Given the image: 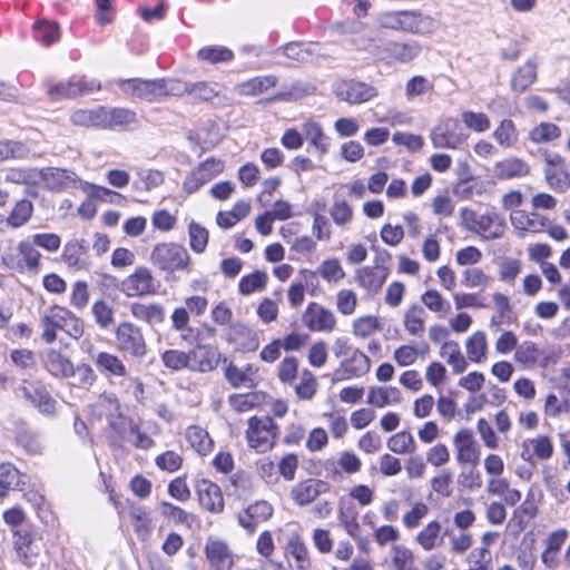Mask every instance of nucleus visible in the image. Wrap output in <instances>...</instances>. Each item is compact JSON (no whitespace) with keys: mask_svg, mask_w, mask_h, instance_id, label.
<instances>
[{"mask_svg":"<svg viewBox=\"0 0 570 570\" xmlns=\"http://www.w3.org/2000/svg\"><path fill=\"white\" fill-rule=\"evenodd\" d=\"M39 180H42L45 188L52 193H63L79 187L89 197L102 202L116 203V199L121 197L120 194L106 187L82 181L79 176L70 169L58 167L40 168Z\"/></svg>","mask_w":570,"mask_h":570,"instance_id":"obj_1","label":"nucleus"},{"mask_svg":"<svg viewBox=\"0 0 570 570\" xmlns=\"http://www.w3.org/2000/svg\"><path fill=\"white\" fill-rule=\"evenodd\" d=\"M106 401L110 404L115 412L107 414V423L114 435L110 436L109 443L112 448L118 449L127 442L136 449L148 450L154 445V440L146 433L140 431L139 424L130 416L125 415L120 411V404L116 397L108 396Z\"/></svg>","mask_w":570,"mask_h":570,"instance_id":"obj_2","label":"nucleus"},{"mask_svg":"<svg viewBox=\"0 0 570 570\" xmlns=\"http://www.w3.org/2000/svg\"><path fill=\"white\" fill-rule=\"evenodd\" d=\"M150 262L166 274V281L177 279V273L189 275L193 272L191 257L186 247L178 243L157 244L150 253Z\"/></svg>","mask_w":570,"mask_h":570,"instance_id":"obj_3","label":"nucleus"},{"mask_svg":"<svg viewBox=\"0 0 570 570\" xmlns=\"http://www.w3.org/2000/svg\"><path fill=\"white\" fill-rule=\"evenodd\" d=\"M462 217L471 232L487 240L500 238L505 229L504 219L493 210L478 215L474 210L464 208Z\"/></svg>","mask_w":570,"mask_h":570,"instance_id":"obj_4","label":"nucleus"},{"mask_svg":"<svg viewBox=\"0 0 570 570\" xmlns=\"http://www.w3.org/2000/svg\"><path fill=\"white\" fill-rule=\"evenodd\" d=\"M469 134L456 118H446L431 131L430 138L435 148L458 149L466 141Z\"/></svg>","mask_w":570,"mask_h":570,"instance_id":"obj_5","label":"nucleus"},{"mask_svg":"<svg viewBox=\"0 0 570 570\" xmlns=\"http://www.w3.org/2000/svg\"><path fill=\"white\" fill-rule=\"evenodd\" d=\"M277 425L269 416H253L248 420L246 438L248 445L257 452H266L273 448L276 439Z\"/></svg>","mask_w":570,"mask_h":570,"instance_id":"obj_6","label":"nucleus"},{"mask_svg":"<svg viewBox=\"0 0 570 570\" xmlns=\"http://www.w3.org/2000/svg\"><path fill=\"white\" fill-rule=\"evenodd\" d=\"M422 51L419 41L409 39L406 41H387L375 48L374 55L387 63H407Z\"/></svg>","mask_w":570,"mask_h":570,"instance_id":"obj_7","label":"nucleus"},{"mask_svg":"<svg viewBox=\"0 0 570 570\" xmlns=\"http://www.w3.org/2000/svg\"><path fill=\"white\" fill-rule=\"evenodd\" d=\"M333 92L337 99L350 105L367 102L379 95L374 86L354 79H342L334 82Z\"/></svg>","mask_w":570,"mask_h":570,"instance_id":"obj_8","label":"nucleus"},{"mask_svg":"<svg viewBox=\"0 0 570 570\" xmlns=\"http://www.w3.org/2000/svg\"><path fill=\"white\" fill-rule=\"evenodd\" d=\"M100 87V82L96 79L72 76L68 80L49 82L48 95L52 99L75 98L97 91Z\"/></svg>","mask_w":570,"mask_h":570,"instance_id":"obj_9","label":"nucleus"},{"mask_svg":"<svg viewBox=\"0 0 570 570\" xmlns=\"http://www.w3.org/2000/svg\"><path fill=\"white\" fill-rule=\"evenodd\" d=\"M224 161L216 158H208L195 167L183 181V190L191 195L199 190L204 185L223 173Z\"/></svg>","mask_w":570,"mask_h":570,"instance_id":"obj_10","label":"nucleus"},{"mask_svg":"<svg viewBox=\"0 0 570 570\" xmlns=\"http://www.w3.org/2000/svg\"><path fill=\"white\" fill-rule=\"evenodd\" d=\"M116 341L121 352L132 357L141 358L146 355L147 346L140 328L132 323H120L116 330Z\"/></svg>","mask_w":570,"mask_h":570,"instance_id":"obj_11","label":"nucleus"},{"mask_svg":"<svg viewBox=\"0 0 570 570\" xmlns=\"http://www.w3.org/2000/svg\"><path fill=\"white\" fill-rule=\"evenodd\" d=\"M371 370V360L362 351L354 350L352 354L343 358L340 366L332 374V383H338L352 379H358Z\"/></svg>","mask_w":570,"mask_h":570,"instance_id":"obj_12","label":"nucleus"},{"mask_svg":"<svg viewBox=\"0 0 570 570\" xmlns=\"http://www.w3.org/2000/svg\"><path fill=\"white\" fill-rule=\"evenodd\" d=\"M117 85L125 95L131 98L149 102L157 101L161 98V79H120L117 81Z\"/></svg>","mask_w":570,"mask_h":570,"instance_id":"obj_13","label":"nucleus"},{"mask_svg":"<svg viewBox=\"0 0 570 570\" xmlns=\"http://www.w3.org/2000/svg\"><path fill=\"white\" fill-rule=\"evenodd\" d=\"M222 357L217 347L209 344H197L188 351V370L199 373L210 372L218 366Z\"/></svg>","mask_w":570,"mask_h":570,"instance_id":"obj_14","label":"nucleus"},{"mask_svg":"<svg viewBox=\"0 0 570 570\" xmlns=\"http://www.w3.org/2000/svg\"><path fill=\"white\" fill-rule=\"evenodd\" d=\"M204 552L210 570H232L234 553L226 541L209 537Z\"/></svg>","mask_w":570,"mask_h":570,"instance_id":"obj_15","label":"nucleus"},{"mask_svg":"<svg viewBox=\"0 0 570 570\" xmlns=\"http://www.w3.org/2000/svg\"><path fill=\"white\" fill-rule=\"evenodd\" d=\"M18 257L7 255L3 263L18 272L24 269L29 272H38L40 266L41 254L35 248V244L30 240H22L17 246Z\"/></svg>","mask_w":570,"mask_h":570,"instance_id":"obj_16","label":"nucleus"},{"mask_svg":"<svg viewBox=\"0 0 570 570\" xmlns=\"http://www.w3.org/2000/svg\"><path fill=\"white\" fill-rule=\"evenodd\" d=\"M456 450V460L460 464H471L475 468L480 461V445L470 429L459 430L453 439Z\"/></svg>","mask_w":570,"mask_h":570,"instance_id":"obj_17","label":"nucleus"},{"mask_svg":"<svg viewBox=\"0 0 570 570\" xmlns=\"http://www.w3.org/2000/svg\"><path fill=\"white\" fill-rule=\"evenodd\" d=\"M304 325L313 332H332L336 325V320L332 311L323 307L322 305L311 302L304 314Z\"/></svg>","mask_w":570,"mask_h":570,"instance_id":"obj_18","label":"nucleus"},{"mask_svg":"<svg viewBox=\"0 0 570 570\" xmlns=\"http://www.w3.org/2000/svg\"><path fill=\"white\" fill-rule=\"evenodd\" d=\"M121 291L129 297L155 293L156 286L151 272L147 267H137L122 281Z\"/></svg>","mask_w":570,"mask_h":570,"instance_id":"obj_19","label":"nucleus"},{"mask_svg":"<svg viewBox=\"0 0 570 570\" xmlns=\"http://www.w3.org/2000/svg\"><path fill=\"white\" fill-rule=\"evenodd\" d=\"M279 50L286 58L301 63L318 62L320 58L326 57L323 47L317 42H288Z\"/></svg>","mask_w":570,"mask_h":570,"instance_id":"obj_20","label":"nucleus"},{"mask_svg":"<svg viewBox=\"0 0 570 570\" xmlns=\"http://www.w3.org/2000/svg\"><path fill=\"white\" fill-rule=\"evenodd\" d=\"M225 338L236 351L243 353L254 352L259 346L257 333L242 323L230 325Z\"/></svg>","mask_w":570,"mask_h":570,"instance_id":"obj_21","label":"nucleus"},{"mask_svg":"<svg viewBox=\"0 0 570 570\" xmlns=\"http://www.w3.org/2000/svg\"><path fill=\"white\" fill-rule=\"evenodd\" d=\"M196 492L200 505L212 513L224 511V498L220 488L207 480L202 479L196 483Z\"/></svg>","mask_w":570,"mask_h":570,"instance_id":"obj_22","label":"nucleus"},{"mask_svg":"<svg viewBox=\"0 0 570 570\" xmlns=\"http://www.w3.org/2000/svg\"><path fill=\"white\" fill-rule=\"evenodd\" d=\"M23 397L43 414L55 412L56 401L41 382H29L21 387Z\"/></svg>","mask_w":570,"mask_h":570,"instance_id":"obj_23","label":"nucleus"},{"mask_svg":"<svg viewBox=\"0 0 570 570\" xmlns=\"http://www.w3.org/2000/svg\"><path fill=\"white\" fill-rule=\"evenodd\" d=\"M69 311L63 307L55 306L41 317L42 337L47 343L57 340V330L68 326Z\"/></svg>","mask_w":570,"mask_h":570,"instance_id":"obj_24","label":"nucleus"},{"mask_svg":"<svg viewBox=\"0 0 570 570\" xmlns=\"http://www.w3.org/2000/svg\"><path fill=\"white\" fill-rule=\"evenodd\" d=\"M327 482L308 479L296 484L292 490V498L298 505H306L313 502L320 494L327 492Z\"/></svg>","mask_w":570,"mask_h":570,"instance_id":"obj_25","label":"nucleus"},{"mask_svg":"<svg viewBox=\"0 0 570 570\" xmlns=\"http://www.w3.org/2000/svg\"><path fill=\"white\" fill-rule=\"evenodd\" d=\"M273 514V507L265 500L256 501L238 515L239 524L253 531L258 523L268 520Z\"/></svg>","mask_w":570,"mask_h":570,"instance_id":"obj_26","label":"nucleus"},{"mask_svg":"<svg viewBox=\"0 0 570 570\" xmlns=\"http://www.w3.org/2000/svg\"><path fill=\"white\" fill-rule=\"evenodd\" d=\"M538 63L535 59L527 60L511 76L510 88L517 94L528 90L537 80Z\"/></svg>","mask_w":570,"mask_h":570,"instance_id":"obj_27","label":"nucleus"},{"mask_svg":"<svg viewBox=\"0 0 570 570\" xmlns=\"http://www.w3.org/2000/svg\"><path fill=\"white\" fill-rule=\"evenodd\" d=\"M493 173L498 179L509 180L528 176L530 167L524 160L518 157H510L495 163Z\"/></svg>","mask_w":570,"mask_h":570,"instance_id":"obj_28","label":"nucleus"},{"mask_svg":"<svg viewBox=\"0 0 570 570\" xmlns=\"http://www.w3.org/2000/svg\"><path fill=\"white\" fill-rule=\"evenodd\" d=\"M389 275L387 267L366 266L356 273L358 284L368 293H377Z\"/></svg>","mask_w":570,"mask_h":570,"instance_id":"obj_29","label":"nucleus"},{"mask_svg":"<svg viewBox=\"0 0 570 570\" xmlns=\"http://www.w3.org/2000/svg\"><path fill=\"white\" fill-rule=\"evenodd\" d=\"M512 226L521 232L539 233L548 226V219L538 213L513 210L510 216Z\"/></svg>","mask_w":570,"mask_h":570,"instance_id":"obj_30","label":"nucleus"},{"mask_svg":"<svg viewBox=\"0 0 570 570\" xmlns=\"http://www.w3.org/2000/svg\"><path fill=\"white\" fill-rule=\"evenodd\" d=\"M28 482L29 476L20 473L13 464H0V498L4 497L9 490H23Z\"/></svg>","mask_w":570,"mask_h":570,"instance_id":"obj_31","label":"nucleus"},{"mask_svg":"<svg viewBox=\"0 0 570 570\" xmlns=\"http://www.w3.org/2000/svg\"><path fill=\"white\" fill-rule=\"evenodd\" d=\"M42 363L45 368L55 377L68 379V373H71L72 362L57 350H46L42 354Z\"/></svg>","mask_w":570,"mask_h":570,"instance_id":"obj_32","label":"nucleus"},{"mask_svg":"<svg viewBox=\"0 0 570 570\" xmlns=\"http://www.w3.org/2000/svg\"><path fill=\"white\" fill-rule=\"evenodd\" d=\"M406 32L415 35H430L438 30L439 21L421 11L407 10Z\"/></svg>","mask_w":570,"mask_h":570,"instance_id":"obj_33","label":"nucleus"},{"mask_svg":"<svg viewBox=\"0 0 570 570\" xmlns=\"http://www.w3.org/2000/svg\"><path fill=\"white\" fill-rule=\"evenodd\" d=\"M87 243L85 239H73L68 242L62 252V261L76 269H86L88 263L85 258L87 250Z\"/></svg>","mask_w":570,"mask_h":570,"instance_id":"obj_34","label":"nucleus"},{"mask_svg":"<svg viewBox=\"0 0 570 570\" xmlns=\"http://www.w3.org/2000/svg\"><path fill=\"white\" fill-rule=\"evenodd\" d=\"M286 554L294 560L293 567L295 570H311L312 562L308 550L299 535L294 534L288 539Z\"/></svg>","mask_w":570,"mask_h":570,"instance_id":"obj_35","label":"nucleus"},{"mask_svg":"<svg viewBox=\"0 0 570 570\" xmlns=\"http://www.w3.org/2000/svg\"><path fill=\"white\" fill-rule=\"evenodd\" d=\"M92 360L98 371L105 376H125L127 374L124 362L115 354L99 352Z\"/></svg>","mask_w":570,"mask_h":570,"instance_id":"obj_36","label":"nucleus"},{"mask_svg":"<svg viewBox=\"0 0 570 570\" xmlns=\"http://www.w3.org/2000/svg\"><path fill=\"white\" fill-rule=\"evenodd\" d=\"M303 132L309 144L320 153L321 156L328 153L331 147V138L323 131L322 126L313 120H308L303 125Z\"/></svg>","mask_w":570,"mask_h":570,"instance_id":"obj_37","label":"nucleus"},{"mask_svg":"<svg viewBox=\"0 0 570 570\" xmlns=\"http://www.w3.org/2000/svg\"><path fill=\"white\" fill-rule=\"evenodd\" d=\"M105 128L115 129L117 127H127L137 121L135 110L122 107L107 108L105 107Z\"/></svg>","mask_w":570,"mask_h":570,"instance_id":"obj_38","label":"nucleus"},{"mask_svg":"<svg viewBox=\"0 0 570 570\" xmlns=\"http://www.w3.org/2000/svg\"><path fill=\"white\" fill-rule=\"evenodd\" d=\"M131 313L134 317L151 326L161 324L166 316L164 307L159 304L135 303L131 305Z\"/></svg>","mask_w":570,"mask_h":570,"instance_id":"obj_39","label":"nucleus"},{"mask_svg":"<svg viewBox=\"0 0 570 570\" xmlns=\"http://www.w3.org/2000/svg\"><path fill=\"white\" fill-rule=\"evenodd\" d=\"M401 401V391L395 386L371 387L367 395V403L376 407H384L389 404H399Z\"/></svg>","mask_w":570,"mask_h":570,"instance_id":"obj_40","label":"nucleus"},{"mask_svg":"<svg viewBox=\"0 0 570 570\" xmlns=\"http://www.w3.org/2000/svg\"><path fill=\"white\" fill-rule=\"evenodd\" d=\"M105 107L78 109L71 115V121L76 126L105 128Z\"/></svg>","mask_w":570,"mask_h":570,"instance_id":"obj_41","label":"nucleus"},{"mask_svg":"<svg viewBox=\"0 0 570 570\" xmlns=\"http://www.w3.org/2000/svg\"><path fill=\"white\" fill-rule=\"evenodd\" d=\"M186 440L200 455H206L213 450L214 442L208 432L200 426L191 425L186 430Z\"/></svg>","mask_w":570,"mask_h":570,"instance_id":"obj_42","label":"nucleus"},{"mask_svg":"<svg viewBox=\"0 0 570 570\" xmlns=\"http://www.w3.org/2000/svg\"><path fill=\"white\" fill-rule=\"evenodd\" d=\"M276 83L277 77L274 75L254 77L238 85V91L244 96H257L275 87Z\"/></svg>","mask_w":570,"mask_h":570,"instance_id":"obj_43","label":"nucleus"},{"mask_svg":"<svg viewBox=\"0 0 570 570\" xmlns=\"http://www.w3.org/2000/svg\"><path fill=\"white\" fill-rule=\"evenodd\" d=\"M3 179L6 183L33 186L39 181V169L35 167L27 168H10L4 173Z\"/></svg>","mask_w":570,"mask_h":570,"instance_id":"obj_44","label":"nucleus"},{"mask_svg":"<svg viewBox=\"0 0 570 570\" xmlns=\"http://www.w3.org/2000/svg\"><path fill=\"white\" fill-rule=\"evenodd\" d=\"M33 213V205L30 200H18L9 216L6 218V224L12 228H19L27 224Z\"/></svg>","mask_w":570,"mask_h":570,"instance_id":"obj_45","label":"nucleus"},{"mask_svg":"<svg viewBox=\"0 0 570 570\" xmlns=\"http://www.w3.org/2000/svg\"><path fill=\"white\" fill-rule=\"evenodd\" d=\"M268 275L266 272L255 271L240 278L238 284L239 293L243 295H250L255 292H261L266 287Z\"/></svg>","mask_w":570,"mask_h":570,"instance_id":"obj_46","label":"nucleus"},{"mask_svg":"<svg viewBox=\"0 0 570 570\" xmlns=\"http://www.w3.org/2000/svg\"><path fill=\"white\" fill-rule=\"evenodd\" d=\"M197 57L208 63L229 62L234 58V52L224 46H207L198 50Z\"/></svg>","mask_w":570,"mask_h":570,"instance_id":"obj_47","label":"nucleus"},{"mask_svg":"<svg viewBox=\"0 0 570 570\" xmlns=\"http://www.w3.org/2000/svg\"><path fill=\"white\" fill-rule=\"evenodd\" d=\"M407 10L383 11L376 17L380 27L406 32Z\"/></svg>","mask_w":570,"mask_h":570,"instance_id":"obj_48","label":"nucleus"},{"mask_svg":"<svg viewBox=\"0 0 570 570\" xmlns=\"http://www.w3.org/2000/svg\"><path fill=\"white\" fill-rule=\"evenodd\" d=\"M390 451L396 454L414 453L416 443L411 432L401 431L392 435L386 443Z\"/></svg>","mask_w":570,"mask_h":570,"instance_id":"obj_49","label":"nucleus"},{"mask_svg":"<svg viewBox=\"0 0 570 570\" xmlns=\"http://www.w3.org/2000/svg\"><path fill=\"white\" fill-rule=\"evenodd\" d=\"M188 237L190 249L196 254H203L208 245L209 233L203 225L191 220L188 224Z\"/></svg>","mask_w":570,"mask_h":570,"instance_id":"obj_50","label":"nucleus"},{"mask_svg":"<svg viewBox=\"0 0 570 570\" xmlns=\"http://www.w3.org/2000/svg\"><path fill=\"white\" fill-rule=\"evenodd\" d=\"M391 561L394 570H417L414 554L405 546L395 544L391 548Z\"/></svg>","mask_w":570,"mask_h":570,"instance_id":"obj_51","label":"nucleus"},{"mask_svg":"<svg viewBox=\"0 0 570 570\" xmlns=\"http://www.w3.org/2000/svg\"><path fill=\"white\" fill-rule=\"evenodd\" d=\"M544 176L549 187L557 193H564L570 188V174L567 166L544 168Z\"/></svg>","mask_w":570,"mask_h":570,"instance_id":"obj_52","label":"nucleus"},{"mask_svg":"<svg viewBox=\"0 0 570 570\" xmlns=\"http://www.w3.org/2000/svg\"><path fill=\"white\" fill-rule=\"evenodd\" d=\"M466 353L470 361L480 363L485 358V351L488 347L485 333L482 331L475 332L465 342Z\"/></svg>","mask_w":570,"mask_h":570,"instance_id":"obj_53","label":"nucleus"},{"mask_svg":"<svg viewBox=\"0 0 570 570\" xmlns=\"http://www.w3.org/2000/svg\"><path fill=\"white\" fill-rule=\"evenodd\" d=\"M518 130L511 119H503L493 131L494 139L504 148L513 147L518 141Z\"/></svg>","mask_w":570,"mask_h":570,"instance_id":"obj_54","label":"nucleus"},{"mask_svg":"<svg viewBox=\"0 0 570 570\" xmlns=\"http://www.w3.org/2000/svg\"><path fill=\"white\" fill-rule=\"evenodd\" d=\"M225 377L235 389L244 386L252 390L257 386L255 377H252L247 372H244L233 363H229L225 368Z\"/></svg>","mask_w":570,"mask_h":570,"instance_id":"obj_55","label":"nucleus"},{"mask_svg":"<svg viewBox=\"0 0 570 570\" xmlns=\"http://www.w3.org/2000/svg\"><path fill=\"white\" fill-rule=\"evenodd\" d=\"M71 373H68V379H73V385L81 389H89L94 385L97 380V375L92 367L88 364H78L71 366Z\"/></svg>","mask_w":570,"mask_h":570,"instance_id":"obj_56","label":"nucleus"},{"mask_svg":"<svg viewBox=\"0 0 570 570\" xmlns=\"http://www.w3.org/2000/svg\"><path fill=\"white\" fill-rule=\"evenodd\" d=\"M30 155L28 146L16 140H0V163L7 159H24Z\"/></svg>","mask_w":570,"mask_h":570,"instance_id":"obj_57","label":"nucleus"},{"mask_svg":"<svg viewBox=\"0 0 570 570\" xmlns=\"http://www.w3.org/2000/svg\"><path fill=\"white\" fill-rule=\"evenodd\" d=\"M441 524L438 521L429 522L416 535L417 543L425 550L431 551L438 546Z\"/></svg>","mask_w":570,"mask_h":570,"instance_id":"obj_58","label":"nucleus"},{"mask_svg":"<svg viewBox=\"0 0 570 570\" xmlns=\"http://www.w3.org/2000/svg\"><path fill=\"white\" fill-rule=\"evenodd\" d=\"M161 514L166 518L171 519L176 523L185 524L191 529L197 518L195 514L189 513L180 507L174 505L169 502H161Z\"/></svg>","mask_w":570,"mask_h":570,"instance_id":"obj_59","label":"nucleus"},{"mask_svg":"<svg viewBox=\"0 0 570 570\" xmlns=\"http://www.w3.org/2000/svg\"><path fill=\"white\" fill-rule=\"evenodd\" d=\"M33 37L37 41L49 46L59 38V27L56 22L37 21L33 24Z\"/></svg>","mask_w":570,"mask_h":570,"instance_id":"obj_60","label":"nucleus"},{"mask_svg":"<svg viewBox=\"0 0 570 570\" xmlns=\"http://www.w3.org/2000/svg\"><path fill=\"white\" fill-rule=\"evenodd\" d=\"M561 136V129L552 122H541L531 129L529 138L535 144L549 142Z\"/></svg>","mask_w":570,"mask_h":570,"instance_id":"obj_61","label":"nucleus"},{"mask_svg":"<svg viewBox=\"0 0 570 570\" xmlns=\"http://www.w3.org/2000/svg\"><path fill=\"white\" fill-rule=\"evenodd\" d=\"M137 176L135 186L146 191L159 187L165 180L164 173L158 169H139Z\"/></svg>","mask_w":570,"mask_h":570,"instance_id":"obj_62","label":"nucleus"},{"mask_svg":"<svg viewBox=\"0 0 570 570\" xmlns=\"http://www.w3.org/2000/svg\"><path fill=\"white\" fill-rule=\"evenodd\" d=\"M539 355L540 351L537 344L533 342L524 341L518 345L514 353V360L525 367H532L535 365Z\"/></svg>","mask_w":570,"mask_h":570,"instance_id":"obj_63","label":"nucleus"},{"mask_svg":"<svg viewBox=\"0 0 570 570\" xmlns=\"http://www.w3.org/2000/svg\"><path fill=\"white\" fill-rule=\"evenodd\" d=\"M490 276L479 267H469L462 272L461 284L469 288L484 289L490 283Z\"/></svg>","mask_w":570,"mask_h":570,"instance_id":"obj_64","label":"nucleus"}]
</instances>
